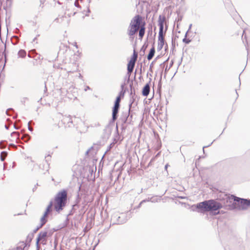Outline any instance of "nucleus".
I'll return each instance as SVG.
<instances>
[{
    "label": "nucleus",
    "mask_w": 250,
    "mask_h": 250,
    "mask_svg": "<svg viewBox=\"0 0 250 250\" xmlns=\"http://www.w3.org/2000/svg\"><path fill=\"white\" fill-rule=\"evenodd\" d=\"M11 135L12 136H15L18 138L19 137L20 134L18 132H13L12 133Z\"/></svg>",
    "instance_id": "a211bd4d"
},
{
    "label": "nucleus",
    "mask_w": 250,
    "mask_h": 250,
    "mask_svg": "<svg viewBox=\"0 0 250 250\" xmlns=\"http://www.w3.org/2000/svg\"><path fill=\"white\" fill-rule=\"evenodd\" d=\"M7 155V152L3 151L0 154V159L2 161H3Z\"/></svg>",
    "instance_id": "2eb2a0df"
},
{
    "label": "nucleus",
    "mask_w": 250,
    "mask_h": 250,
    "mask_svg": "<svg viewBox=\"0 0 250 250\" xmlns=\"http://www.w3.org/2000/svg\"><path fill=\"white\" fill-rule=\"evenodd\" d=\"M28 127L29 129H30V130H31V131L32 130V129H32V128L31 127V126L29 125V126H28Z\"/></svg>",
    "instance_id": "6ab92c4d"
},
{
    "label": "nucleus",
    "mask_w": 250,
    "mask_h": 250,
    "mask_svg": "<svg viewBox=\"0 0 250 250\" xmlns=\"http://www.w3.org/2000/svg\"><path fill=\"white\" fill-rule=\"evenodd\" d=\"M9 126L5 125V127H6V129H8Z\"/></svg>",
    "instance_id": "aec40b11"
},
{
    "label": "nucleus",
    "mask_w": 250,
    "mask_h": 250,
    "mask_svg": "<svg viewBox=\"0 0 250 250\" xmlns=\"http://www.w3.org/2000/svg\"><path fill=\"white\" fill-rule=\"evenodd\" d=\"M138 53L134 50L132 56L127 64V71L128 73H131L133 70L135 62L137 60Z\"/></svg>",
    "instance_id": "0eeeda50"
},
{
    "label": "nucleus",
    "mask_w": 250,
    "mask_h": 250,
    "mask_svg": "<svg viewBox=\"0 0 250 250\" xmlns=\"http://www.w3.org/2000/svg\"><path fill=\"white\" fill-rule=\"evenodd\" d=\"M85 12V13H81V17L83 18H84L85 16H88L89 15L88 13L89 12V9H87L86 10L84 11Z\"/></svg>",
    "instance_id": "dca6fc26"
},
{
    "label": "nucleus",
    "mask_w": 250,
    "mask_h": 250,
    "mask_svg": "<svg viewBox=\"0 0 250 250\" xmlns=\"http://www.w3.org/2000/svg\"><path fill=\"white\" fill-rule=\"evenodd\" d=\"M47 232L46 231L40 232L37 238L36 246L37 248L40 247V244H46L47 241Z\"/></svg>",
    "instance_id": "6e6552de"
},
{
    "label": "nucleus",
    "mask_w": 250,
    "mask_h": 250,
    "mask_svg": "<svg viewBox=\"0 0 250 250\" xmlns=\"http://www.w3.org/2000/svg\"><path fill=\"white\" fill-rule=\"evenodd\" d=\"M183 42L186 44H188L191 42V40L187 38V35H186L185 38L183 39Z\"/></svg>",
    "instance_id": "f3484780"
},
{
    "label": "nucleus",
    "mask_w": 250,
    "mask_h": 250,
    "mask_svg": "<svg viewBox=\"0 0 250 250\" xmlns=\"http://www.w3.org/2000/svg\"><path fill=\"white\" fill-rule=\"evenodd\" d=\"M20 244L21 245L17 248V250H23L24 248L26 246V244L23 242L20 243Z\"/></svg>",
    "instance_id": "4468645a"
},
{
    "label": "nucleus",
    "mask_w": 250,
    "mask_h": 250,
    "mask_svg": "<svg viewBox=\"0 0 250 250\" xmlns=\"http://www.w3.org/2000/svg\"><path fill=\"white\" fill-rule=\"evenodd\" d=\"M222 207L221 203L213 199L200 202L196 205V208L198 209L199 211L201 212L210 211L213 215L218 214L219 210Z\"/></svg>",
    "instance_id": "f03ea898"
},
{
    "label": "nucleus",
    "mask_w": 250,
    "mask_h": 250,
    "mask_svg": "<svg viewBox=\"0 0 250 250\" xmlns=\"http://www.w3.org/2000/svg\"><path fill=\"white\" fill-rule=\"evenodd\" d=\"M167 165H166V166H165V168H166V169H167Z\"/></svg>",
    "instance_id": "412c9836"
},
{
    "label": "nucleus",
    "mask_w": 250,
    "mask_h": 250,
    "mask_svg": "<svg viewBox=\"0 0 250 250\" xmlns=\"http://www.w3.org/2000/svg\"><path fill=\"white\" fill-rule=\"evenodd\" d=\"M149 91L150 85L149 83H147L145 85L143 89L142 94L144 96H147L149 94Z\"/></svg>",
    "instance_id": "1a4fd4ad"
},
{
    "label": "nucleus",
    "mask_w": 250,
    "mask_h": 250,
    "mask_svg": "<svg viewBox=\"0 0 250 250\" xmlns=\"http://www.w3.org/2000/svg\"><path fill=\"white\" fill-rule=\"evenodd\" d=\"M146 25V21L141 16L139 15L135 16L129 23L128 36L132 37L139 31V39L142 40L145 34Z\"/></svg>",
    "instance_id": "f257e3e1"
},
{
    "label": "nucleus",
    "mask_w": 250,
    "mask_h": 250,
    "mask_svg": "<svg viewBox=\"0 0 250 250\" xmlns=\"http://www.w3.org/2000/svg\"><path fill=\"white\" fill-rule=\"evenodd\" d=\"M52 206L53 203L52 202H50L49 205L47 206L43 216L41 217L40 219L41 225L39 227L37 228L38 229L41 228L47 221L48 215L52 211Z\"/></svg>",
    "instance_id": "423d86ee"
},
{
    "label": "nucleus",
    "mask_w": 250,
    "mask_h": 250,
    "mask_svg": "<svg viewBox=\"0 0 250 250\" xmlns=\"http://www.w3.org/2000/svg\"><path fill=\"white\" fill-rule=\"evenodd\" d=\"M26 53L23 50H21L18 52V55L21 58H24L26 56Z\"/></svg>",
    "instance_id": "ddd939ff"
},
{
    "label": "nucleus",
    "mask_w": 250,
    "mask_h": 250,
    "mask_svg": "<svg viewBox=\"0 0 250 250\" xmlns=\"http://www.w3.org/2000/svg\"><path fill=\"white\" fill-rule=\"evenodd\" d=\"M165 21V17H159V25L160 27L158 36V48L161 49L164 45V36L163 35L164 23Z\"/></svg>",
    "instance_id": "20e7f679"
},
{
    "label": "nucleus",
    "mask_w": 250,
    "mask_h": 250,
    "mask_svg": "<svg viewBox=\"0 0 250 250\" xmlns=\"http://www.w3.org/2000/svg\"><path fill=\"white\" fill-rule=\"evenodd\" d=\"M119 109L118 108H113V112H112V118L113 120H115L117 118V114L118 112Z\"/></svg>",
    "instance_id": "f8f14e48"
},
{
    "label": "nucleus",
    "mask_w": 250,
    "mask_h": 250,
    "mask_svg": "<svg viewBox=\"0 0 250 250\" xmlns=\"http://www.w3.org/2000/svg\"><path fill=\"white\" fill-rule=\"evenodd\" d=\"M155 52V47H154V46H153L151 48V49L149 51V53L148 54L147 57V58L148 60H150L151 59H152V58L153 57V56L154 55Z\"/></svg>",
    "instance_id": "9d476101"
},
{
    "label": "nucleus",
    "mask_w": 250,
    "mask_h": 250,
    "mask_svg": "<svg viewBox=\"0 0 250 250\" xmlns=\"http://www.w3.org/2000/svg\"><path fill=\"white\" fill-rule=\"evenodd\" d=\"M120 102H121V97L119 96L117 97V98H116V101H115V104H114V106L113 108L119 109V106H120Z\"/></svg>",
    "instance_id": "9b49d317"
},
{
    "label": "nucleus",
    "mask_w": 250,
    "mask_h": 250,
    "mask_svg": "<svg viewBox=\"0 0 250 250\" xmlns=\"http://www.w3.org/2000/svg\"><path fill=\"white\" fill-rule=\"evenodd\" d=\"M67 200V192L65 189H62L58 192L54 198L53 206L55 210L60 212L66 206Z\"/></svg>",
    "instance_id": "7ed1b4c3"
},
{
    "label": "nucleus",
    "mask_w": 250,
    "mask_h": 250,
    "mask_svg": "<svg viewBox=\"0 0 250 250\" xmlns=\"http://www.w3.org/2000/svg\"><path fill=\"white\" fill-rule=\"evenodd\" d=\"M229 200H233L238 203V207L242 209H247L250 206V200L241 199L233 195L228 197Z\"/></svg>",
    "instance_id": "39448f33"
}]
</instances>
